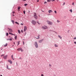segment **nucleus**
Returning <instances> with one entry per match:
<instances>
[{
	"mask_svg": "<svg viewBox=\"0 0 76 76\" xmlns=\"http://www.w3.org/2000/svg\"><path fill=\"white\" fill-rule=\"evenodd\" d=\"M33 17L36 19H38V16H37V14L36 13H34V15L33 16Z\"/></svg>",
	"mask_w": 76,
	"mask_h": 76,
	"instance_id": "f257e3e1",
	"label": "nucleus"
},
{
	"mask_svg": "<svg viewBox=\"0 0 76 76\" xmlns=\"http://www.w3.org/2000/svg\"><path fill=\"white\" fill-rule=\"evenodd\" d=\"M47 23H48V24L49 25H53V23L51 21H50L48 20H47Z\"/></svg>",
	"mask_w": 76,
	"mask_h": 76,
	"instance_id": "f03ea898",
	"label": "nucleus"
},
{
	"mask_svg": "<svg viewBox=\"0 0 76 76\" xmlns=\"http://www.w3.org/2000/svg\"><path fill=\"white\" fill-rule=\"evenodd\" d=\"M42 29H47L48 27L47 26H44L42 27Z\"/></svg>",
	"mask_w": 76,
	"mask_h": 76,
	"instance_id": "7ed1b4c3",
	"label": "nucleus"
},
{
	"mask_svg": "<svg viewBox=\"0 0 76 76\" xmlns=\"http://www.w3.org/2000/svg\"><path fill=\"white\" fill-rule=\"evenodd\" d=\"M35 45L36 48H38V43L37 42H35Z\"/></svg>",
	"mask_w": 76,
	"mask_h": 76,
	"instance_id": "20e7f679",
	"label": "nucleus"
},
{
	"mask_svg": "<svg viewBox=\"0 0 76 76\" xmlns=\"http://www.w3.org/2000/svg\"><path fill=\"white\" fill-rule=\"evenodd\" d=\"M32 23H33V25H35L36 24V21L34 20H33L31 21Z\"/></svg>",
	"mask_w": 76,
	"mask_h": 76,
	"instance_id": "39448f33",
	"label": "nucleus"
},
{
	"mask_svg": "<svg viewBox=\"0 0 76 76\" xmlns=\"http://www.w3.org/2000/svg\"><path fill=\"white\" fill-rule=\"evenodd\" d=\"M17 50L18 51H21V52H23V50H22V49L21 48H19L17 49Z\"/></svg>",
	"mask_w": 76,
	"mask_h": 76,
	"instance_id": "423d86ee",
	"label": "nucleus"
},
{
	"mask_svg": "<svg viewBox=\"0 0 76 76\" xmlns=\"http://www.w3.org/2000/svg\"><path fill=\"white\" fill-rule=\"evenodd\" d=\"M8 29H9V30H8L9 32H13V31L12 30V29L9 28H8Z\"/></svg>",
	"mask_w": 76,
	"mask_h": 76,
	"instance_id": "0eeeda50",
	"label": "nucleus"
},
{
	"mask_svg": "<svg viewBox=\"0 0 76 76\" xmlns=\"http://www.w3.org/2000/svg\"><path fill=\"white\" fill-rule=\"evenodd\" d=\"M27 30V27L26 26H24V32H25V31H26Z\"/></svg>",
	"mask_w": 76,
	"mask_h": 76,
	"instance_id": "6e6552de",
	"label": "nucleus"
},
{
	"mask_svg": "<svg viewBox=\"0 0 76 76\" xmlns=\"http://www.w3.org/2000/svg\"><path fill=\"white\" fill-rule=\"evenodd\" d=\"M8 57V55H6L4 56H3V58L5 60L7 59V58Z\"/></svg>",
	"mask_w": 76,
	"mask_h": 76,
	"instance_id": "1a4fd4ad",
	"label": "nucleus"
},
{
	"mask_svg": "<svg viewBox=\"0 0 76 76\" xmlns=\"http://www.w3.org/2000/svg\"><path fill=\"white\" fill-rule=\"evenodd\" d=\"M8 62H9L10 64H12V61L10 60H8Z\"/></svg>",
	"mask_w": 76,
	"mask_h": 76,
	"instance_id": "9d476101",
	"label": "nucleus"
},
{
	"mask_svg": "<svg viewBox=\"0 0 76 76\" xmlns=\"http://www.w3.org/2000/svg\"><path fill=\"white\" fill-rule=\"evenodd\" d=\"M48 12H49V13H51V12H53V11H52V10H50L48 11Z\"/></svg>",
	"mask_w": 76,
	"mask_h": 76,
	"instance_id": "9b49d317",
	"label": "nucleus"
},
{
	"mask_svg": "<svg viewBox=\"0 0 76 76\" xmlns=\"http://www.w3.org/2000/svg\"><path fill=\"white\" fill-rule=\"evenodd\" d=\"M20 7H18V11H20Z\"/></svg>",
	"mask_w": 76,
	"mask_h": 76,
	"instance_id": "f8f14e48",
	"label": "nucleus"
},
{
	"mask_svg": "<svg viewBox=\"0 0 76 76\" xmlns=\"http://www.w3.org/2000/svg\"><path fill=\"white\" fill-rule=\"evenodd\" d=\"M39 36H40L39 35H38L37 36V38H37V39H39Z\"/></svg>",
	"mask_w": 76,
	"mask_h": 76,
	"instance_id": "ddd939ff",
	"label": "nucleus"
},
{
	"mask_svg": "<svg viewBox=\"0 0 76 76\" xmlns=\"http://www.w3.org/2000/svg\"><path fill=\"white\" fill-rule=\"evenodd\" d=\"M11 21L13 23V24H14V23H15V21L14 20H12Z\"/></svg>",
	"mask_w": 76,
	"mask_h": 76,
	"instance_id": "4468645a",
	"label": "nucleus"
},
{
	"mask_svg": "<svg viewBox=\"0 0 76 76\" xmlns=\"http://www.w3.org/2000/svg\"><path fill=\"white\" fill-rule=\"evenodd\" d=\"M42 40H39V43H41V42H42Z\"/></svg>",
	"mask_w": 76,
	"mask_h": 76,
	"instance_id": "2eb2a0df",
	"label": "nucleus"
},
{
	"mask_svg": "<svg viewBox=\"0 0 76 76\" xmlns=\"http://www.w3.org/2000/svg\"><path fill=\"white\" fill-rule=\"evenodd\" d=\"M9 34H10V35H13V34L12 33H11L10 32H9Z\"/></svg>",
	"mask_w": 76,
	"mask_h": 76,
	"instance_id": "dca6fc26",
	"label": "nucleus"
},
{
	"mask_svg": "<svg viewBox=\"0 0 76 76\" xmlns=\"http://www.w3.org/2000/svg\"><path fill=\"white\" fill-rule=\"evenodd\" d=\"M58 37L60 39H61V38H62V37H61L60 36L58 35Z\"/></svg>",
	"mask_w": 76,
	"mask_h": 76,
	"instance_id": "f3484780",
	"label": "nucleus"
},
{
	"mask_svg": "<svg viewBox=\"0 0 76 76\" xmlns=\"http://www.w3.org/2000/svg\"><path fill=\"white\" fill-rule=\"evenodd\" d=\"M11 58H12V60H15V59L14 58H13V55L11 56Z\"/></svg>",
	"mask_w": 76,
	"mask_h": 76,
	"instance_id": "a211bd4d",
	"label": "nucleus"
},
{
	"mask_svg": "<svg viewBox=\"0 0 76 76\" xmlns=\"http://www.w3.org/2000/svg\"><path fill=\"white\" fill-rule=\"evenodd\" d=\"M18 32L19 34H20V31L19 30H18Z\"/></svg>",
	"mask_w": 76,
	"mask_h": 76,
	"instance_id": "6ab92c4d",
	"label": "nucleus"
},
{
	"mask_svg": "<svg viewBox=\"0 0 76 76\" xmlns=\"http://www.w3.org/2000/svg\"><path fill=\"white\" fill-rule=\"evenodd\" d=\"M7 45V43H6L4 45V47H6Z\"/></svg>",
	"mask_w": 76,
	"mask_h": 76,
	"instance_id": "aec40b11",
	"label": "nucleus"
},
{
	"mask_svg": "<svg viewBox=\"0 0 76 76\" xmlns=\"http://www.w3.org/2000/svg\"><path fill=\"white\" fill-rule=\"evenodd\" d=\"M55 46L56 47H58V45L56 44L55 45Z\"/></svg>",
	"mask_w": 76,
	"mask_h": 76,
	"instance_id": "412c9836",
	"label": "nucleus"
},
{
	"mask_svg": "<svg viewBox=\"0 0 76 76\" xmlns=\"http://www.w3.org/2000/svg\"><path fill=\"white\" fill-rule=\"evenodd\" d=\"M7 69H10L9 68V66H8V65H7Z\"/></svg>",
	"mask_w": 76,
	"mask_h": 76,
	"instance_id": "4be33fe9",
	"label": "nucleus"
},
{
	"mask_svg": "<svg viewBox=\"0 0 76 76\" xmlns=\"http://www.w3.org/2000/svg\"><path fill=\"white\" fill-rule=\"evenodd\" d=\"M15 39H17V36H15Z\"/></svg>",
	"mask_w": 76,
	"mask_h": 76,
	"instance_id": "5701e85b",
	"label": "nucleus"
},
{
	"mask_svg": "<svg viewBox=\"0 0 76 76\" xmlns=\"http://www.w3.org/2000/svg\"><path fill=\"white\" fill-rule=\"evenodd\" d=\"M6 36H8V35H9V34L8 33H6Z\"/></svg>",
	"mask_w": 76,
	"mask_h": 76,
	"instance_id": "b1692460",
	"label": "nucleus"
},
{
	"mask_svg": "<svg viewBox=\"0 0 76 76\" xmlns=\"http://www.w3.org/2000/svg\"><path fill=\"white\" fill-rule=\"evenodd\" d=\"M17 44L18 43V45H18L19 44V41L17 42Z\"/></svg>",
	"mask_w": 76,
	"mask_h": 76,
	"instance_id": "393cba45",
	"label": "nucleus"
},
{
	"mask_svg": "<svg viewBox=\"0 0 76 76\" xmlns=\"http://www.w3.org/2000/svg\"><path fill=\"white\" fill-rule=\"evenodd\" d=\"M69 11L71 12V13L72 12V9L70 10Z\"/></svg>",
	"mask_w": 76,
	"mask_h": 76,
	"instance_id": "a878e982",
	"label": "nucleus"
},
{
	"mask_svg": "<svg viewBox=\"0 0 76 76\" xmlns=\"http://www.w3.org/2000/svg\"><path fill=\"white\" fill-rule=\"evenodd\" d=\"M15 23H16L17 24H18V25H19V23H18V22H15Z\"/></svg>",
	"mask_w": 76,
	"mask_h": 76,
	"instance_id": "bb28decb",
	"label": "nucleus"
},
{
	"mask_svg": "<svg viewBox=\"0 0 76 76\" xmlns=\"http://www.w3.org/2000/svg\"><path fill=\"white\" fill-rule=\"evenodd\" d=\"M27 5H28V4H24L25 6H26Z\"/></svg>",
	"mask_w": 76,
	"mask_h": 76,
	"instance_id": "cd10ccee",
	"label": "nucleus"
},
{
	"mask_svg": "<svg viewBox=\"0 0 76 76\" xmlns=\"http://www.w3.org/2000/svg\"><path fill=\"white\" fill-rule=\"evenodd\" d=\"M47 1H48V2H50L51 1H50V0H48Z\"/></svg>",
	"mask_w": 76,
	"mask_h": 76,
	"instance_id": "c85d7f7f",
	"label": "nucleus"
},
{
	"mask_svg": "<svg viewBox=\"0 0 76 76\" xmlns=\"http://www.w3.org/2000/svg\"><path fill=\"white\" fill-rule=\"evenodd\" d=\"M9 40H10V41H12V39H9Z\"/></svg>",
	"mask_w": 76,
	"mask_h": 76,
	"instance_id": "c756f323",
	"label": "nucleus"
},
{
	"mask_svg": "<svg viewBox=\"0 0 76 76\" xmlns=\"http://www.w3.org/2000/svg\"><path fill=\"white\" fill-rule=\"evenodd\" d=\"M72 4L73 6H74V5H75V3H74V2L72 3Z\"/></svg>",
	"mask_w": 76,
	"mask_h": 76,
	"instance_id": "7c9ffc66",
	"label": "nucleus"
},
{
	"mask_svg": "<svg viewBox=\"0 0 76 76\" xmlns=\"http://www.w3.org/2000/svg\"><path fill=\"white\" fill-rule=\"evenodd\" d=\"M23 13L24 14H25V11H23Z\"/></svg>",
	"mask_w": 76,
	"mask_h": 76,
	"instance_id": "2f4dec72",
	"label": "nucleus"
},
{
	"mask_svg": "<svg viewBox=\"0 0 76 76\" xmlns=\"http://www.w3.org/2000/svg\"><path fill=\"white\" fill-rule=\"evenodd\" d=\"M54 12L55 13H57V12L56 11H55Z\"/></svg>",
	"mask_w": 76,
	"mask_h": 76,
	"instance_id": "473e14b6",
	"label": "nucleus"
},
{
	"mask_svg": "<svg viewBox=\"0 0 76 76\" xmlns=\"http://www.w3.org/2000/svg\"><path fill=\"white\" fill-rule=\"evenodd\" d=\"M21 32H22V33H23V30H21Z\"/></svg>",
	"mask_w": 76,
	"mask_h": 76,
	"instance_id": "72a5a7b5",
	"label": "nucleus"
},
{
	"mask_svg": "<svg viewBox=\"0 0 76 76\" xmlns=\"http://www.w3.org/2000/svg\"><path fill=\"white\" fill-rule=\"evenodd\" d=\"M57 22H58H58H60V21H59L58 20H57Z\"/></svg>",
	"mask_w": 76,
	"mask_h": 76,
	"instance_id": "f704fd0d",
	"label": "nucleus"
},
{
	"mask_svg": "<svg viewBox=\"0 0 76 76\" xmlns=\"http://www.w3.org/2000/svg\"><path fill=\"white\" fill-rule=\"evenodd\" d=\"M4 55H1V57H2V56H3Z\"/></svg>",
	"mask_w": 76,
	"mask_h": 76,
	"instance_id": "c9c22d12",
	"label": "nucleus"
},
{
	"mask_svg": "<svg viewBox=\"0 0 76 76\" xmlns=\"http://www.w3.org/2000/svg\"><path fill=\"white\" fill-rule=\"evenodd\" d=\"M15 12H12V13H13V14H15Z\"/></svg>",
	"mask_w": 76,
	"mask_h": 76,
	"instance_id": "e433bc0d",
	"label": "nucleus"
},
{
	"mask_svg": "<svg viewBox=\"0 0 76 76\" xmlns=\"http://www.w3.org/2000/svg\"><path fill=\"white\" fill-rule=\"evenodd\" d=\"M65 4V2H64L63 5H64Z\"/></svg>",
	"mask_w": 76,
	"mask_h": 76,
	"instance_id": "4c0bfd02",
	"label": "nucleus"
},
{
	"mask_svg": "<svg viewBox=\"0 0 76 76\" xmlns=\"http://www.w3.org/2000/svg\"><path fill=\"white\" fill-rule=\"evenodd\" d=\"M47 3V2L45 1L44 2V4H46Z\"/></svg>",
	"mask_w": 76,
	"mask_h": 76,
	"instance_id": "58836bf2",
	"label": "nucleus"
},
{
	"mask_svg": "<svg viewBox=\"0 0 76 76\" xmlns=\"http://www.w3.org/2000/svg\"><path fill=\"white\" fill-rule=\"evenodd\" d=\"M74 44H76V42H74Z\"/></svg>",
	"mask_w": 76,
	"mask_h": 76,
	"instance_id": "ea45409f",
	"label": "nucleus"
},
{
	"mask_svg": "<svg viewBox=\"0 0 76 76\" xmlns=\"http://www.w3.org/2000/svg\"><path fill=\"white\" fill-rule=\"evenodd\" d=\"M74 39H76V37H74Z\"/></svg>",
	"mask_w": 76,
	"mask_h": 76,
	"instance_id": "a19ab883",
	"label": "nucleus"
},
{
	"mask_svg": "<svg viewBox=\"0 0 76 76\" xmlns=\"http://www.w3.org/2000/svg\"><path fill=\"white\" fill-rule=\"evenodd\" d=\"M41 76H44V75H43V74H42Z\"/></svg>",
	"mask_w": 76,
	"mask_h": 76,
	"instance_id": "79ce46f5",
	"label": "nucleus"
},
{
	"mask_svg": "<svg viewBox=\"0 0 76 76\" xmlns=\"http://www.w3.org/2000/svg\"><path fill=\"white\" fill-rule=\"evenodd\" d=\"M51 65H50V64H49V66L50 67H51Z\"/></svg>",
	"mask_w": 76,
	"mask_h": 76,
	"instance_id": "37998d69",
	"label": "nucleus"
},
{
	"mask_svg": "<svg viewBox=\"0 0 76 76\" xmlns=\"http://www.w3.org/2000/svg\"><path fill=\"white\" fill-rule=\"evenodd\" d=\"M55 1V0H53V1Z\"/></svg>",
	"mask_w": 76,
	"mask_h": 76,
	"instance_id": "c03bdc74",
	"label": "nucleus"
},
{
	"mask_svg": "<svg viewBox=\"0 0 76 76\" xmlns=\"http://www.w3.org/2000/svg\"><path fill=\"white\" fill-rule=\"evenodd\" d=\"M37 23H38V24H39V23H38V22H37Z\"/></svg>",
	"mask_w": 76,
	"mask_h": 76,
	"instance_id": "a18cd8bd",
	"label": "nucleus"
},
{
	"mask_svg": "<svg viewBox=\"0 0 76 76\" xmlns=\"http://www.w3.org/2000/svg\"><path fill=\"white\" fill-rule=\"evenodd\" d=\"M23 1H26V0H22Z\"/></svg>",
	"mask_w": 76,
	"mask_h": 76,
	"instance_id": "49530a36",
	"label": "nucleus"
},
{
	"mask_svg": "<svg viewBox=\"0 0 76 76\" xmlns=\"http://www.w3.org/2000/svg\"><path fill=\"white\" fill-rule=\"evenodd\" d=\"M7 39V41H8L9 40V39Z\"/></svg>",
	"mask_w": 76,
	"mask_h": 76,
	"instance_id": "de8ad7c7",
	"label": "nucleus"
},
{
	"mask_svg": "<svg viewBox=\"0 0 76 76\" xmlns=\"http://www.w3.org/2000/svg\"><path fill=\"white\" fill-rule=\"evenodd\" d=\"M12 16H15V15L13 14V15H12Z\"/></svg>",
	"mask_w": 76,
	"mask_h": 76,
	"instance_id": "09e8293b",
	"label": "nucleus"
},
{
	"mask_svg": "<svg viewBox=\"0 0 76 76\" xmlns=\"http://www.w3.org/2000/svg\"><path fill=\"white\" fill-rule=\"evenodd\" d=\"M37 2H38L39 1V0H37Z\"/></svg>",
	"mask_w": 76,
	"mask_h": 76,
	"instance_id": "8fccbe9b",
	"label": "nucleus"
},
{
	"mask_svg": "<svg viewBox=\"0 0 76 76\" xmlns=\"http://www.w3.org/2000/svg\"><path fill=\"white\" fill-rule=\"evenodd\" d=\"M21 25H23V24L22 23L21 24Z\"/></svg>",
	"mask_w": 76,
	"mask_h": 76,
	"instance_id": "3c124183",
	"label": "nucleus"
},
{
	"mask_svg": "<svg viewBox=\"0 0 76 76\" xmlns=\"http://www.w3.org/2000/svg\"><path fill=\"white\" fill-rule=\"evenodd\" d=\"M14 44H15V42H14Z\"/></svg>",
	"mask_w": 76,
	"mask_h": 76,
	"instance_id": "603ef678",
	"label": "nucleus"
},
{
	"mask_svg": "<svg viewBox=\"0 0 76 76\" xmlns=\"http://www.w3.org/2000/svg\"><path fill=\"white\" fill-rule=\"evenodd\" d=\"M57 1H58V0H57Z\"/></svg>",
	"mask_w": 76,
	"mask_h": 76,
	"instance_id": "864d4df0",
	"label": "nucleus"
},
{
	"mask_svg": "<svg viewBox=\"0 0 76 76\" xmlns=\"http://www.w3.org/2000/svg\"><path fill=\"white\" fill-rule=\"evenodd\" d=\"M13 35H14V36L15 35V34H13Z\"/></svg>",
	"mask_w": 76,
	"mask_h": 76,
	"instance_id": "5fc2aeb1",
	"label": "nucleus"
},
{
	"mask_svg": "<svg viewBox=\"0 0 76 76\" xmlns=\"http://www.w3.org/2000/svg\"><path fill=\"white\" fill-rule=\"evenodd\" d=\"M1 76H3L2 75H1Z\"/></svg>",
	"mask_w": 76,
	"mask_h": 76,
	"instance_id": "6e6d98bb",
	"label": "nucleus"
},
{
	"mask_svg": "<svg viewBox=\"0 0 76 76\" xmlns=\"http://www.w3.org/2000/svg\"><path fill=\"white\" fill-rule=\"evenodd\" d=\"M39 17H40V16L39 15Z\"/></svg>",
	"mask_w": 76,
	"mask_h": 76,
	"instance_id": "4d7b16f0",
	"label": "nucleus"
},
{
	"mask_svg": "<svg viewBox=\"0 0 76 76\" xmlns=\"http://www.w3.org/2000/svg\"><path fill=\"white\" fill-rule=\"evenodd\" d=\"M23 42V43H24V42Z\"/></svg>",
	"mask_w": 76,
	"mask_h": 76,
	"instance_id": "13d9d810",
	"label": "nucleus"
},
{
	"mask_svg": "<svg viewBox=\"0 0 76 76\" xmlns=\"http://www.w3.org/2000/svg\"><path fill=\"white\" fill-rule=\"evenodd\" d=\"M23 45H24V43H23Z\"/></svg>",
	"mask_w": 76,
	"mask_h": 76,
	"instance_id": "bf43d9fd",
	"label": "nucleus"
},
{
	"mask_svg": "<svg viewBox=\"0 0 76 76\" xmlns=\"http://www.w3.org/2000/svg\"><path fill=\"white\" fill-rule=\"evenodd\" d=\"M1 50H2V49H1Z\"/></svg>",
	"mask_w": 76,
	"mask_h": 76,
	"instance_id": "052dcab7",
	"label": "nucleus"
}]
</instances>
